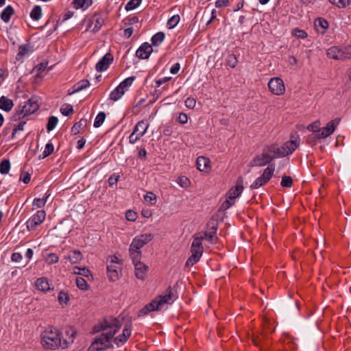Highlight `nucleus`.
Segmentation results:
<instances>
[{"instance_id": "1", "label": "nucleus", "mask_w": 351, "mask_h": 351, "mask_svg": "<svg viewBox=\"0 0 351 351\" xmlns=\"http://www.w3.org/2000/svg\"><path fill=\"white\" fill-rule=\"evenodd\" d=\"M121 324L122 322L119 318L108 317L96 325L93 331L95 332H102V333L91 343L88 351H99L112 347V345H110V341L119 330Z\"/></svg>"}, {"instance_id": "2", "label": "nucleus", "mask_w": 351, "mask_h": 351, "mask_svg": "<svg viewBox=\"0 0 351 351\" xmlns=\"http://www.w3.org/2000/svg\"><path fill=\"white\" fill-rule=\"evenodd\" d=\"M177 295L173 288L169 286L161 295L156 297L151 302L145 305L139 312L138 316H143L149 312L161 311L168 305L173 304Z\"/></svg>"}, {"instance_id": "3", "label": "nucleus", "mask_w": 351, "mask_h": 351, "mask_svg": "<svg viewBox=\"0 0 351 351\" xmlns=\"http://www.w3.org/2000/svg\"><path fill=\"white\" fill-rule=\"evenodd\" d=\"M41 343L45 348L51 350H56L59 347L62 348L60 332L54 327H47L42 332Z\"/></svg>"}, {"instance_id": "4", "label": "nucleus", "mask_w": 351, "mask_h": 351, "mask_svg": "<svg viewBox=\"0 0 351 351\" xmlns=\"http://www.w3.org/2000/svg\"><path fill=\"white\" fill-rule=\"evenodd\" d=\"M278 151V147L276 145L267 146L261 154L257 156L251 162V165L261 167L269 163L274 158L279 157L277 156Z\"/></svg>"}, {"instance_id": "5", "label": "nucleus", "mask_w": 351, "mask_h": 351, "mask_svg": "<svg viewBox=\"0 0 351 351\" xmlns=\"http://www.w3.org/2000/svg\"><path fill=\"white\" fill-rule=\"evenodd\" d=\"M204 248L202 246V236H193V241L191 247V256L186 262V267H192L197 263L202 256Z\"/></svg>"}, {"instance_id": "6", "label": "nucleus", "mask_w": 351, "mask_h": 351, "mask_svg": "<svg viewBox=\"0 0 351 351\" xmlns=\"http://www.w3.org/2000/svg\"><path fill=\"white\" fill-rule=\"evenodd\" d=\"M121 260L116 256H110L107 259V271L110 280H117L121 275Z\"/></svg>"}, {"instance_id": "7", "label": "nucleus", "mask_w": 351, "mask_h": 351, "mask_svg": "<svg viewBox=\"0 0 351 351\" xmlns=\"http://www.w3.org/2000/svg\"><path fill=\"white\" fill-rule=\"evenodd\" d=\"M243 190V179L242 177H239L237 180L236 184L234 187L231 188L228 193H227L228 199L226 201V204H227V208L230 207L233 205L234 202H231L234 200L237 197H239Z\"/></svg>"}, {"instance_id": "8", "label": "nucleus", "mask_w": 351, "mask_h": 351, "mask_svg": "<svg viewBox=\"0 0 351 351\" xmlns=\"http://www.w3.org/2000/svg\"><path fill=\"white\" fill-rule=\"evenodd\" d=\"M300 141L299 136H296L294 139L287 141L281 147H278L277 156L284 157L292 154L300 145Z\"/></svg>"}, {"instance_id": "9", "label": "nucleus", "mask_w": 351, "mask_h": 351, "mask_svg": "<svg viewBox=\"0 0 351 351\" xmlns=\"http://www.w3.org/2000/svg\"><path fill=\"white\" fill-rule=\"evenodd\" d=\"M275 171L274 165L267 167L263 171V174L257 178L254 182L251 184V189H257L261 186L265 185L272 177Z\"/></svg>"}, {"instance_id": "10", "label": "nucleus", "mask_w": 351, "mask_h": 351, "mask_svg": "<svg viewBox=\"0 0 351 351\" xmlns=\"http://www.w3.org/2000/svg\"><path fill=\"white\" fill-rule=\"evenodd\" d=\"M46 213L43 210L36 212L27 222L26 226L29 231H34L36 229L37 226L40 225L45 219Z\"/></svg>"}, {"instance_id": "11", "label": "nucleus", "mask_w": 351, "mask_h": 351, "mask_svg": "<svg viewBox=\"0 0 351 351\" xmlns=\"http://www.w3.org/2000/svg\"><path fill=\"white\" fill-rule=\"evenodd\" d=\"M268 88L276 95H282L285 92L284 82L280 77L271 78L268 82Z\"/></svg>"}, {"instance_id": "12", "label": "nucleus", "mask_w": 351, "mask_h": 351, "mask_svg": "<svg viewBox=\"0 0 351 351\" xmlns=\"http://www.w3.org/2000/svg\"><path fill=\"white\" fill-rule=\"evenodd\" d=\"M154 238V236L151 233L142 234L141 235L135 237L132 243L130 244L132 247L140 250L146 244L149 243Z\"/></svg>"}, {"instance_id": "13", "label": "nucleus", "mask_w": 351, "mask_h": 351, "mask_svg": "<svg viewBox=\"0 0 351 351\" xmlns=\"http://www.w3.org/2000/svg\"><path fill=\"white\" fill-rule=\"evenodd\" d=\"M37 101L33 98L25 102L21 110L19 118L24 117L36 112L38 109Z\"/></svg>"}, {"instance_id": "14", "label": "nucleus", "mask_w": 351, "mask_h": 351, "mask_svg": "<svg viewBox=\"0 0 351 351\" xmlns=\"http://www.w3.org/2000/svg\"><path fill=\"white\" fill-rule=\"evenodd\" d=\"M76 334V330L73 327L68 326L64 328V333L61 335L62 348H66L73 343Z\"/></svg>"}, {"instance_id": "15", "label": "nucleus", "mask_w": 351, "mask_h": 351, "mask_svg": "<svg viewBox=\"0 0 351 351\" xmlns=\"http://www.w3.org/2000/svg\"><path fill=\"white\" fill-rule=\"evenodd\" d=\"M104 19L97 14H95L88 20L86 31L97 32L103 25Z\"/></svg>"}, {"instance_id": "16", "label": "nucleus", "mask_w": 351, "mask_h": 351, "mask_svg": "<svg viewBox=\"0 0 351 351\" xmlns=\"http://www.w3.org/2000/svg\"><path fill=\"white\" fill-rule=\"evenodd\" d=\"M339 118H335V119L329 121L327 123L326 126L320 128V131H319V136L324 138L330 136L331 134L333 133L336 127L339 125Z\"/></svg>"}, {"instance_id": "17", "label": "nucleus", "mask_w": 351, "mask_h": 351, "mask_svg": "<svg viewBox=\"0 0 351 351\" xmlns=\"http://www.w3.org/2000/svg\"><path fill=\"white\" fill-rule=\"evenodd\" d=\"M131 336V322L126 324L123 330L122 333L115 337L113 340L114 344L117 346H120L124 344Z\"/></svg>"}, {"instance_id": "18", "label": "nucleus", "mask_w": 351, "mask_h": 351, "mask_svg": "<svg viewBox=\"0 0 351 351\" xmlns=\"http://www.w3.org/2000/svg\"><path fill=\"white\" fill-rule=\"evenodd\" d=\"M113 57L110 53H106L96 64V70L102 72L106 70L112 62Z\"/></svg>"}, {"instance_id": "19", "label": "nucleus", "mask_w": 351, "mask_h": 351, "mask_svg": "<svg viewBox=\"0 0 351 351\" xmlns=\"http://www.w3.org/2000/svg\"><path fill=\"white\" fill-rule=\"evenodd\" d=\"M134 265L136 277L142 280H145L149 269L148 266L141 261H138Z\"/></svg>"}, {"instance_id": "20", "label": "nucleus", "mask_w": 351, "mask_h": 351, "mask_svg": "<svg viewBox=\"0 0 351 351\" xmlns=\"http://www.w3.org/2000/svg\"><path fill=\"white\" fill-rule=\"evenodd\" d=\"M152 51V45L145 43L137 49L136 56L140 59H147Z\"/></svg>"}, {"instance_id": "21", "label": "nucleus", "mask_w": 351, "mask_h": 351, "mask_svg": "<svg viewBox=\"0 0 351 351\" xmlns=\"http://www.w3.org/2000/svg\"><path fill=\"white\" fill-rule=\"evenodd\" d=\"M327 56L330 58L335 60H344L345 56L343 53V47L340 48L339 47H331L327 50Z\"/></svg>"}, {"instance_id": "22", "label": "nucleus", "mask_w": 351, "mask_h": 351, "mask_svg": "<svg viewBox=\"0 0 351 351\" xmlns=\"http://www.w3.org/2000/svg\"><path fill=\"white\" fill-rule=\"evenodd\" d=\"M210 160L204 156H199L197 158V167L200 171L208 172L210 169Z\"/></svg>"}, {"instance_id": "23", "label": "nucleus", "mask_w": 351, "mask_h": 351, "mask_svg": "<svg viewBox=\"0 0 351 351\" xmlns=\"http://www.w3.org/2000/svg\"><path fill=\"white\" fill-rule=\"evenodd\" d=\"M66 258L68 259L71 263L75 264L80 263L82 260L83 256L80 250H75L69 252Z\"/></svg>"}, {"instance_id": "24", "label": "nucleus", "mask_w": 351, "mask_h": 351, "mask_svg": "<svg viewBox=\"0 0 351 351\" xmlns=\"http://www.w3.org/2000/svg\"><path fill=\"white\" fill-rule=\"evenodd\" d=\"M314 25L317 32L324 34L328 27V23L326 20L322 18H318L315 20Z\"/></svg>"}, {"instance_id": "25", "label": "nucleus", "mask_w": 351, "mask_h": 351, "mask_svg": "<svg viewBox=\"0 0 351 351\" xmlns=\"http://www.w3.org/2000/svg\"><path fill=\"white\" fill-rule=\"evenodd\" d=\"M13 101L10 99L2 96L0 98V108L4 111L9 112L13 108Z\"/></svg>"}, {"instance_id": "26", "label": "nucleus", "mask_w": 351, "mask_h": 351, "mask_svg": "<svg viewBox=\"0 0 351 351\" xmlns=\"http://www.w3.org/2000/svg\"><path fill=\"white\" fill-rule=\"evenodd\" d=\"M149 124L146 123L144 121H141L136 125L134 132L138 134V136L142 137L147 132Z\"/></svg>"}, {"instance_id": "27", "label": "nucleus", "mask_w": 351, "mask_h": 351, "mask_svg": "<svg viewBox=\"0 0 351 351\" xmlns=\"http://www.w3.org/2000/svg\"><path fill=\"white\" fill-rule=\"evenodd\" d=\"M36 287L42 291H47L50 289L49 281L46 278H38L36 281Z\"/></svg>"}, {"instance_id": "28", "label": "nucleus", "mask_w": 351, "mask_h": 351, "mask_svg": "<svg viewBox=\"0 0 351 351\" xmlns=\"http://www.w3.org/2000/svg\"><path fill=\"white\" fill-rule=\"evenodd\" d=\"M217 228L213 226L209 232H199L195 234V236H202V241L204 239H208L210 243L213 242V238L216 234Z\"/></svg>"}, {"instance_id": "29", "label": "nucleus", "mask_w": 351, "mask_h": 351, "mask_svg": "<svg viewBox=\"0 0 351 351\" xmlns=\"http://www.w3.org/2000/svg\"><path fill=\"white\" fill-rule=\"evenodd\" d=\"M87 120L82 119L79 122L75 123L72 127L71 132L73 134H77L86 126Z\"/></svg>"}, {"instance_id": "30", "label": "nucleus", "mask_w": 351, "mask_h": 351, "mask_svg": "<svg viewBox=\"0 0 351 351\" xmlns=\"http://www.w3.org/2000/svg\"><path fill=\"white\" fill-rule=\"evenodd\" d=\"M130 256L132 258L133 263L140 261L141 258V251L140 250L135 249L132 246L130 245L129 248Z\"/></svg>"}, {"instance_id": "31", "label": "nucleus", "mask_w": 351, "mask_h": 351, "mask_svg": "<svg viewBox=\"0 0 351 351\" xmlns=\"http://www.w3.org/2000/svg\"><path fill=\"white\" fill-rule=\"evenodd\" d=\"M13 14H14L13 8L10 5H8L1 12V18L4 22L8 23L10 21V17L12 16Z\"/></svg>"}, {"instance_id": "32", "label": "nucleus", "mask_w": 351, "mask_h": 351, "mask_svg": "<svg viewBox=\"0 0 351 351\" xmlns=\"http://www.w3.org/2000/svg\"><path fill=\"white\" fill-rule=\"evenodd\" d=\"M73 3L75 8L86 10L93 4V0H74Z\"/></svg>"}, {"instance_id": "33", "label": "nucleus", "mask_w": 351, "mask_h": 351, "mask_svg": "<svg viewBox=\"0 0 351 351\" xmlns=\"http://www.w3.org/2000/svg\"><path fill=\"white\" fill-rule=\"evenodd\" d=\"M125 94L122 89L118 86L114 90H113L110 95V99L114 101H118Z\"/></svg>"}, {"instance_id": "34", "label": "nucleus", "mask_w": 351, "mask_h": 351, "mask_svg": "<svg viewBox=\"0 0 351 351\" xmlns=\"http://www.w3.org/2000/svg\"><path fill=\"white\" fill-rule=\"evenodd\" d=\"M135 77H130L124 80L122 82L120 83L119 86L121 89L123 90L124 93L128 91V88L132 84Z\"/></svg>"}, {"instance_id": "35", "label": "nucleus", "mask_w": 351, "mask_h": 351, "mask_svg": "<svg viewBox=\"0 0 351 351\" xmlns=\"http://www.w3.org/2000/svg\"><path fill=\"white\" fill-rule=\"evenodd\" d=\"M30 16L35 21H38L42 16V9L39 5H36L32 9Z\"/></svg>"}, {"instance_id": "36", "label": "nucleus", "mask_w": 351, "mask_h": 351, "mask_svg": "<svg viewBox=\"0 0 351 351\" xmlns=\"http://www.w3.org/2000/svg\"><path fill=\"white\" fill-rule=\"evenodd\" d=\"M165 39V34L163 32H158L153 36L152 43L153 45H159Z\"/></svg>"}, {"instance_id": "37", "label": "nucleus", "mask_w": 351, "mask_h": 351, "mask_svg": "<svg viewBox=\"0 0 351 351\" xmlns=\"http://www.w3.org/2000/svg\"><path fill=\"white\" fill-rule=\"evenodd\" d=\"M73 274H79L82 275L86 277H88L89 276H91V273L89 269H88L86 267H73Z\"/></svg>"}, {"instance_id": "38", "label": "nucleus", "mask_w": 351, "mask_h": 351, "mask_svg": "<svg viewBox=\"0 0 351 351\" xmlns=\"http://www.w3.org/2000/svg\"><path fill=\"white\" fill-rule=\"evenodd\" d=\"M58 300L62 306L66 305L69 300V294L65 291H61L58 294Z\"/></svg>"}, {"instance_id": "39", "label": "nucleus", "mask_w": 351, "mask_h": 351, "mask_svg": "<svg viewBox=\"0 0 351 351\" xmlns=\"http://www.w3.org/2000/svg\"><path fill=\"white\" fill-rule=\"evenodd\" d=\"M89 82L88 80H82L74 86V90L73 93L79 92L89 86Z\"/></svg>"}, {"instance_id": "40", "label": "nucleus", "mask_w": 351, "mask_h": 351, "mask_svg": "<svg viewBox=\"0 0 351 351\" xmlns=\"http://www.w3.org/2000/svg\"><path fill=\"white\" fill-rule=\"evenodd\" d=\"M10 169V163L8 160H3L0 163V172L2 174H6L9 172Z\"/></svg>"}, {"instance_id": "41", "label": "nucleus", "mask_w": 351, "mask_h": 351, "mask_svg": "<svg viewBox=\"0 0 351 351\" xmlns=\"http://www.w3.org/2000/svg\"><path fill=\"white\" fill-rule=\"evenodd\" d=\"M54 147L51 143H48L45 147V149L42 154L41 157L42 158H45L47 156H49L50 154H51L53 152Z\"/></svg>"}, {"instance_id": "42", "label": "nucleus", "mask_w": 351, "mask_h": 351, "mask_svg": "<svg viewBox=\"0 0 351 351\" xmlns=\"http://www.w3.org/2000/svg\"><path fill=\"white\" fill-rule=\"evenodd\" d=\"M144 199L150 205H154L156 202V195L152 192H147L144 196Z\"/></svg>"}, {"instance_id": "43", "label": "nucleus", "mask_w": 351, "mask_h": 351, "mask_svg": "<svg viewBox=\"0 0 351 351\" xmlns=\"http://www.w3.org/2000/svg\"><path fill=\"white\" fill-rule=\"evenodd\" d=\"M58 122V119L56 117H53V116L50 117L49 118L48 123L47 125V130L49 132L53 130L56 128Z\"/></svg>"}, {"instance_id": "44", "label": "nucleus", "mask_w": 351, "mask_h": 351, "mask_svg": "<svg viewBox=\"0 0 351 351\" xmlns=\"http://www.w3.org/2000/svg\"><path fill=\"white\" fill-rule=\"evenodd\" d=\"M106 118V114L103 112H99L95 118L94 127L98 128L102 125Z\"/></svg>"}, {"instance_id": "45", "label": "nucleus", "mask_w": 351, "mask_h": 351, "mask_svg": "<svg viewBox=\"0 0 351 351\" xmlns=\"http://www.w3.org/2000/svg\"><path fill=\"white\" fill-rule=\"evenodd\" d=\"M280 184L283 187H288L290 188L293 185V180L291 177L288 176H283L282 177V180L280 182Z\"/></svg>"}, {"instance_id": "46", "label": "nucleus", "mask_w": 351, "mask_h": 351, "mask_svg": "<svg viewBox=\"0 0 351 351\" xmlns=\"http://www.w3.org/2000/svg\"><path fill=\"white\" fill-rule=\"evenodd\" d=\"M330 3L339 8H344L350 3V0H328Z\"/></svg>"}, {"instance_id": "47", "label": "nucleus", "mask_w": 351, "mask_h": 351, "mask_svg": "<svg viewBox=\"0 0 351 351\" xmlns=\"http://www.w3.org/2000/svg\"><path fill=\"white\" fill-rule=\"evenodd\" d=\"M180 21V16L178 14L171 16L167 21V25L169 29L175 27Z\"/></svg>"}, {"instance_id": "48", "label": "nucleus", "mask_w": 351, "mask_h": 351, "mask_svg": "<svg viewBox=\"0 0 351 351\" xmlns=\"http://www.w3.org/2000/svg\"><path fill=\"white\" fill-rule=\"evenodd\" d=\"M73 111V106L70 104H63L60 108V112L62 114L68 116Z\"/></svg>"}, {"instance_id": "49", "label": "nucleus", "mask_w": 351, "mask_h": 351, "mask_svg": "<svg viewBox=\"0 0 351 351\" xmlns=\"http://www.w3.org/2000/svg\"><path fill=\"white\" fill-rule=\"evenodd\" d=\"M320 122L319 121H316L309 124L306 129L309 131H311L313 133L319 132V131H320Z\"/></svg>"}, {"instance_id": "50", "label": "nucleus", "mask_w": 351, "mask_h": 351, "mask_svg": "<svg viewBox=\"0 0 351 351\" xmlns=\"http://www.w3.org/2000/svg\"><path fill=\"white\" fill-rule=\"evenodd\" d=\"M76 285L77 287L82 289V290H86L88 288V284L86 281L82 278V277H77L76 278Z\"/></svg>"}, {"instance_id": "51", "label": "nucleus", "mask_w": 351, "mask_h": 351, "mask_svg": "<svg viewBox=\"0 0 351 351\" xmlns=\"http://www.w3.org/2000/svg\"><path fill=\"white\" fill-rule=\"evenodd\" d=\"M142 0H130L125 5L126 10H132L137 8L141 3Z\"/></svg>"}, {"instance_id": "52", "label": "nucleus", "mask_w": 351, "mask_h": 351, "mask_svg": "<svg viewBox=\"0 0 351 351\" xmlns=\"http://www.w3.org/2000/svg\"><path fill=\"white\" fill-rule=\"evenodd\" d=\"M226 62L229 66L234 68L237 64V58L234 55L230 54L227 57Z\"/></svg>"}, {"instance_id": "53", "label": "nucleus", "mask_w": 351, "mask_h": 351, "mask_svg": "<svg viewBox=\"0 0 351 351\" xmlns=\"http://www.w3.org/2000/svg\"><path fill=\"white\" fill-rule=\"evenodd\" d=\"M178 184L183 188H187L190 185V180L186 176H180L178 178Z\"/></svg>"}, {"instance_id": "54", "label": "nucleus", "mask_w": 351, "mask_h": 351, "mask_svg": "<svg viewBox=\"0 0 351 351\" xmlns=\"http://www.w3.org/2000/svg\"><path fill=\"white\" fill-rule=\"evenodd\" d=\"M30 51L29 47L28 45H24L19 47L18 57H23L27 55Z\"/></svg>"}, {"instance_id": "55", "label": "nucleus", "mask_w": 351, "mask_h": 351, "mask_svg": "<svg viewBox=\"0 0 351 351\" xmlns=\"http://www.w3.org/2000/svg\"><path fill=\"white\" fill-rule=\"evenodd\" d=\"M292 34L294 36L300 38H305L307 37V33L305 31L297 28L293 30Z\"/></svg>"}, {"instance_id": "56", "label": "nucleus", "mask_w": 351, "mask_h": 351, "mask_svg": "<svg viewBox=\"0 0 351 351\" xmlns=\"http://www.w3.org/2000/svg\"><path fill=\"white\" fill-rule=\"evenodd\" d=\"M320 138H323L319 136V132L312 133L307 137V142L308 143H314L317 140Z\"/></svg>"}, {"instance_id": "57", "label": "nucleus", "mask_w": 351, "mask_h": 351, "mask_svg": "<svg viewBox=\"0 0 351 351\" xmlns=\"http://www.w3.org/2000/svg\"><path fill=\"white\" fill-rule=\"evenodd\" d=\"M58 256L54 253L49 254L46 258V261L49 264L56 263L58 262Z\"/></svg>"}, {"instance_id": "58", "label": "nucleus", "mask_w": 351, "mask_h": 351, "mask_svg": "<svg viewBox=\"0 0 351 351\" xmlns=\"http://www.w3.org/2000/svg\"><path fill=\"white\" fill-rule=\"evenodd\" d=\"M47 202V198H36L34 200L33 205L36 206L37 208H41L45 206Z\"/></svg>"}, {"instance_id": "59", "label": "nucleus", "mask_w": 351, "mask_h": 351, "mask_svg": "<svg viewBox=\"0 0 351 351\" xmlns=\"http://www.w3.org/2000/svg\"><path fill=\"white\" fill-rule=\"evenodd\" d=\"M136 213L132 210H128L125 213V218L130 221H134L136 219Z\"/></svg>"}, {"instance_id": "60", "label": "nucleus", "mask_w": 351, "mask_h": 351, "mask_svg": "<svg viewBox=\"0 0 351 351\" xmlns=\"http://www.w3.org/2000/svg\"><path fill=\"white\" fill-rule=\"evenodd\" d=\"M196 101L194 98L189 97L185 100V105L188 108L193 109L195 108Z\"/></svg>"}, {"instance_id": "61", "label": "nucleus", "mask_w": 351, "mask_h": 351, "mask_svg": "<svg viewBox=\"0 0 351 351\" xmlns=\"http://www.w3.org/2000/svg\"><path fill=\"white\" fill-rule=\"evenodd\" d=\"M229 5V0H217L215 6L217 8H221Z\"/></svg>"}, {"instance_id": "62", "label": "nucleus", "mask_w": 351, "mask_h": 351, "mask_svg": "<svg viewBox=\"0 0 351 351\" xmlns=\"http://www.w3.org/2000/svg\"><path fill=\"white\" fill-rule=\"evenodd\" d=\"M25 124V121L21 122V123H19L18 124V125L16 127H15L14 128V130L12 131V138H14L15 134L17 132V131L23 130V128H24Z\"/></svg>"}, {"instance_id": "63", "label": "nucleus", "mask_w": 351, "mask_h": 351, "mask_svg": "<svg viewBox=\"0 0 351 351\" xmlns=\"http://www.w3.org/2000/svg\"><path fill=\"white\" fill-rule=\"evenodd\" d=\"M178 120L181 124H184L188 121V117L186 114L182 112L179 114Z\"/></svg>"}, {"instance_id": "64", "label": "nucleus", "mask_w": 351, "mask_h": 351, "mask_svg": "<svg viewBox=\"0 0 351 351\" xmlns=\"http://www.w3.org/2000/svg\"><path fill=\"white\" fill-rule=\"evenodd\" d=\"M345 59L351 58V45L343 47Z\"/></svg>"}]
</instances>
